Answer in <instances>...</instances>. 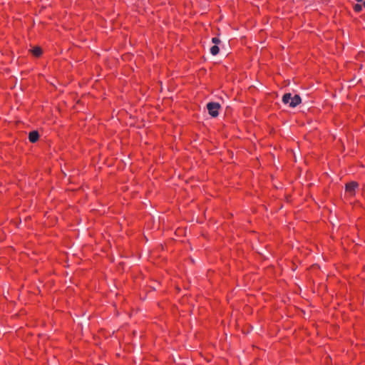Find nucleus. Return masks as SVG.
Returning <instances> with one entry per match:
<instances>
[{
	"instance_id": "1",
	"label": "nucleus",
	"mask_w": 365,
	"mask_h": 365,
	"mask_svg": "<svg viewBox=\"0 0 365 365\" xmlns=\"http://www.w3.org/2000/svg\"><path fill=\"white\" fill-rule=\"evenodd\" d=\"M282 102L284 104H289L292 108H294L302 102L301 97L299 95L292 96L291 93H285L282 97Z\"/></svg>"
},
{
	"instance_id": "2",
	"label": "nucleus",
	"mask_w": 365,
	"mask_h": 365,
	"mask_svg": "<svg viewBox=\"0 0 365 365\" xmlns=\"http://www.w3.org/2000/svg\"><path fill=\"white\" fill-rule=\"evenodd\" d=\"M220 107V104L215 102H210L207 104V109L208 113L213 118H215L218 115L219 109Z\"/></svg>"
},
{
	"instance_id": "3",
	"label": "nucleus",
	"mask_w": 365,
	"mask_h": 365,
	"mask_svg": "<svg viewBox=\"0 0 365 365\" xmlns=\"http://www.w3.org/2000/svg\"><path fill=\"white\" fill-rule=\"evenodd\" d=\"M358 187V183L356 182H351L346 185V191L350 193V195H354L355 189Z\"/></svg>"
},
{
	"instance_id": "4",
	"label": "nucleus",
	"mask_w": 365,
	"mask_h": 365,
	"mask_svg": "<svg viewBox=\"0 0 365 365\" xmlns=\"http://www.w3.org/2000/svg\"><path fill=\"white\" fill-rule=\"evenodd\" d=\"M39 135L37 130H33L29 134V139L31 143H36L38 139Z\"/></svg>"
},
{
	"instance_id": "5",
	"label": "nucleus",
	"mask_w": 365,
	"mask_h": 365,
	"mask_svg": "<svg viewBox=\"0 0 365 365\" xmlns=\"http://www.w3.org/2000/svg\"><path fill=\"white\" fill-rule=\"evenodd\" d=\"M31 52L34 56L38 57L41 54L42 51L40 47H34L31 49Z\"/></svg>"
},
{
	"instance_id": "6",
	"label": "nucleus",
	"mask_w": 365,
	"mask_h": 365,
	"mask_svg": "<svg viewBox=\"0 0 365 365\" xmlns=\"http://www.w3.org/2000/svg\"><path fill=\"white\" fill-rule=\"evenodd\" d=\"M219 47L217 46V45H214L212 46L211 48H210V53L213 55V56H215L217 55L218 53H219Z\"/></svg>"
},
{
	"instance_id": "7",
	"label": "nucleus",
	"mask_w": 365,
	"mask_h": 365,
	"mask_svg": "<svg viewBox=\"0 0 365 365\" xmlns=\"http://www.w3.org/2000/svg\"><path fill=\"white\" fill-rule=\"evenodd\" d=\"M361 9H362V6L360 4H356L354 6V10L357 12H359L360 11H361Z\"/></svg>"
},
{
	"instance_id": "8",
	"label": "nucleus",
	"mask_w": 365,
	"mask_h": 365,
	"mask_svg": "<svg viewBox=\"0 0 365 365\" xmlns=\"http://www.w3.org/2000/svg\"><path fill=\"white\" fill-rule=\"evenodd\" d=\"M212 42L213 43H215V45H217L220 42V40L218 38L215 37V38H212Z\"/></svg>"
},
{
	"instance_id": "9",
	"label": "nucleus",
	"mask_w": 365,
	"mask_h": 365,
	"mask_svg": "<svg viewBox=\"0 0 365 365\" xmlns=\"http://www.w3.org/2000/svg\"><path fill=\"white\" fill-rule=\"evenodd\" d=\"M363 0H356L357 2H361Z\"/></svg>"
},
{
	"instance_id": "10",
	"label": "nucleus",
	"mask_w": 365,
	"mask_h": 365,
	"mask_svg": "<svg viewBox=\"0 0 365 365\" xmlns=\"http://www.w3.org/2000/svg\"><path fill=\"white\" fill-rule=\"evenodd\" d=\"M363 6L365 7V1L363 2Z\"/></svg>"
}]
</instances>
